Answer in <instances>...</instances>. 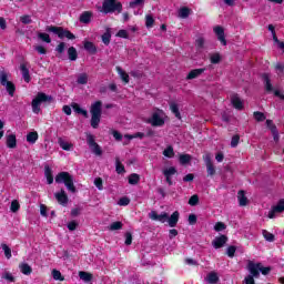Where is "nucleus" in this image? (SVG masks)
Instances as JSON below:
<instances>
[{
	"mask_svg": "<svg viewBox=\"0 0 284 284\" xmlns=\"http://www.w3.org/2000/svg\"><path fill=\"white\" fill-rule=\"evenodd\" d=\"M190 161H192V156L190 154L180 155L181 165H186V163H190Z\"/></svg>",
	"mask_w": 284,
	"mask_h": 284,
	"instance_id": "obj_43",
	"label": "nucleus"
},
{
	"mask_svg": "<svg viewBox=\"0 0 284 284\" xmlns=\"http://www.w3.org/2000/svg\"><path fill=\"white\" fill-rule=\"evenodd\" d=\"M237 200L242 207H245V205H247V196H245V191H239Z\"/></svg>",
	"mask_w": 284,
	"mask_h": 284,
	"instance_id": "obj_30",
	"label": "nucleus"
},
{
	"mask_svg": "<svg viewBox=\"0 0 284 284\" xmlns=\"http://www.w3.org/2000/svg\"><path fill=\"white\" fill-rule=\"evenodd\" d=\"M179 17H180L181 19H187V17H190V9H187V8H181V9L179 10Z\"/></svg>",
	"mask_w": 284,
	"mask_h": 284,
	"instance_id": "obj_44",
	"label": "nucleus"
},
{
	"mask_svg": "<svg viewBox=\"0 0 284 284\" xmlns=\"http://www.w3.org/2000/svg\"><path fill=\"white\" fill-rule=\"evenodd\" d=\"M98 10L103 14H112L113 12H122L123 4L116 0H104L102 7H98Z\"/></svg>",
	"mask_w": 284,
	"mask_h": 284,
	"instance_id": "obj_2",
	"label": "nucleus"
},
{
	"mask_svg": "<svg viewBox=\"0 0 284 284\" xmlns=\"http://www.w3.org/2000/svg\"><path fill=\"white\" fill-rule=\"evenodd\" d=\"M0 81H1V85L6 88L7 92L11 97H14V91L17 89L14 88V84L11 81H8V73H6V71L0 72Z\"/></svg>",
	"mask_w": 284,
	"mask_h": 284,
	"instance_id": "obj_8",
	"label": "nucleus"
},
{
	"mask_svg": "<svg viewBox=\"0 0 284 284\" xmlns=\"http://www.w3.org/2000/svg\"><path fill=\"white\" fill-rule=\"evenodd\" d=\"M58 143H59L60 148L62 150H64L65 152H71V150L74 149V144H72L71 142H68L63 138H59Z\"/></svg>",
	"mask_w": 284,
	"mask_h": 284,
	"instance_id": "obj_15",
	"label": "nucleus"
},
{
	"mask_svg": "<svg viewBox=\"0 0 284 284\" xmlns=\"http://www.w3.org/2000/svg\"><path fill=\"white\" fill-rule=\"evenodd\" d=\"M79 277L84 283H90V281H92V278H93V275H92V273H89V272H85V271H80L79 272Z\"/></svg>",
	"mask_w": 284,
	"mask_h": 284,
	"instance_id": "obj_28",
	"label": "nucleus"
},
{
	"mask_svg": "<svg viewBox=\"0 0 284 284\" xmlns=\"http://www.w3.org/2000/svg\"><path fill=\"white\" fill-rule=\"evenodd\" d=\"M34 50L38 52V54H47V52H48L45 50V47H43V45H36Z\"/></svg>",
	"mask_w": 284,
	"mask_h": 284,
	"instance_id": "obj_61",
	"label": "nucleus"
},
{
	"mask_svg": "<svg viewBox=\"0 0 284 284\" xmlns=\"http://www.w3.org/2000/svg\"><path fill=\"white\" fill-rule=\"evenodd\" d=\"M254 119L258 122L265 121V114L263 112H254Z\"/></svg>",
	"mask_w": 284,
	"mask_h": 284,
	"instance_id": "obj_59",
	"label": "nucleus"
},
{
	"mask_svg": "<svg viewBox=\"0 0 284 284\" xmlns=\"http://www.w3.org/2000/svg\"><path fill=\"white\" fill-rule=\"evenodd\" d=\"M2 278H4V281H8V283H14V275H12V273L10 272H4L2 274Z\"/></svg>",
	"mask_w": 284,
	"mask_h": 284,
	"instance_id": "obj_47",
	"label": "nucleus"
},
{
	"mask_svg": "<svg viewBox=\"0 0 284 284\" xmlns=\"http://www.w3.org/2000/svg\"><path fill=\"white\" fill-rule=\"evenodd\" d=\"M55 183H64L65 187L69 192H77V187L74 186V178L68 172H61L55 176Z\"/></svg>",
	"mask_w": 284,
	"mask_h": 284,
	"instance_id": "obj_5",
	"label": "nucleus"
},
{
	"mask_svg": "<svg viewBox=\"0 0 284 284\" xmlns=\"http://www.w3.org/2000/svg\"><path fill=\"white\" fill-rule=\"evenodd\" d=\"M84 50L89 52L90 54H97V45H94L93 42L84 40L83 41Z\"/></svg>",
	"mask_w": 284,
	"mask_h": 284,
	"instance_id": "obj_19",
	"label": "nucleus"
},
{
	"mask_svg": "<svg viewBox=\"0 0 284 284\" xmlns=\"http://www.w3.org/2000/svg\"><path fill=\"white\" fill-rule=\"evenodd\" d=\"M19 270L24 276H30L32 274V266H30L28 263H21L19 265Z\"/></svg>",
	"mask_w": 284,
	"mask_h": 284,
	"instance_id": "obj_23",
	"label": "nucleus"
},
{
	"mask_svg": "<svg viewBox=\"0 0 284 284\" xmlns=\"http://www.w3.org/2000/svg\"><path fill=\"white\" fill-rule=\"evenodd\" d=\"M170 110H171V112H173V114H175L176 119H181V112L179 111V104L171 103Z\"/></svg>",
	"mask_w": 284,
	"mask_h": 284,
	"instance_id": "obj_38",
	"label": "nucleus"
},
{
	"mask_svg": "<svg viewBox=\"0 0 284 284\" xmlns=\"http://www.w3.org/2000/svg\"><path fill=\"white\" fill-rule=\"evenodd\" d=\"M118 205L120 206H125V205H130V200L128 196L121 197L118 202Z\"/></svg>",
	"mask_w": 284,
	"mask_h": 284,
	"instance_id": "obj_58",
	"label": "nucleus"
},
{
	"mask_svg": "<svg viewBox=\"0 0 284 284\" xmlns=\"http://www.w3.org/2000/svg\"><path fill=\"white\" fill-rule=\"evenodd\" d=\"M262 234L265 241H268V243L274 242V234L270 233L268 231H263Z\"/></svg>",
	"mask_w": 284,
	"mask_h": 284,
	"instance_id": "obj_51",
	"label": "nucleus"
},
{
	"mask_svg": "<svg viewBox=\"0 0 284 284\" xmlns=\"http://www.w3.org/2000/svg\"><path fill=\"white\" fill-rule=\"evenodd\" d=\"M214 230H215V232H223V230H225V224L223 222H217L214 225Z\"/></svg>",
	"mask_w": 284,
	"mask_h": 284,
	"instance_id": "obj_60",
	"label": "nucleus"
},
{
	"mask_svg": "<svg viewBox=\"0 0 284 284\" xmlns=\"http://www.w3.org/2000/svg\"><path fill=\"white\" fill-rule=\"evenodd\" d=\"M145 0H132L130 2V8H143Z\"/></svg>",
	"mask_w": 284,
	"mask_h": 284,
	"instance_id": "obj_41",
	"label": "nucleus"
},
{
	"mask_svg": "<svg viewBox=\"0 0 284 284\" xmlns=\"http://www.w3.org/2000/svg\"><path fill=\"white\" fill-rule=\"evenodd\" d=\"M205 45V38H203V36H197L195 39V48H197V50H201V48H203Z\"/></svg>",
	"mask_w": 284,
	"mask_h": 284,
	"instance_id": "obj_37",
	"label": "nucleus"
},
{
	"mask_svg": "<svg viewBox=\"0 0 284 284\" xmlns=\"http://www.w3.org/2000/svg\"><path fill=\"white\" fill-rule=\"evenodd\" d=\"M54 196L60 205H68V194H65L64 190L55 193Z\"/></svg>",
	"mask_w": 284,
	"mask_h": 284,
	"instance_id": "obj_16",
	"label": "nucleus"
},
{
	"mask_svg": "<svg viewBox=\"0 0 284 284\" xmlns=\"http://www.w3.org/2000/svg\"><path fill=\"white\" fill-rule=\"evenodd\" d=\"M163 174L166 179V183H169V185H172V176H174V174H176V169L174 166L164 169Z\"/></svg>",
	"mask_w": 284,
	"mask_h": 284,
	"instance_id": "obj_14",
	"label": "nucleus"
},
{
	"mask_svg": "<svg viewBox=\"0 0 284 284\" xmlns=\"http://www.w3.org/2000/svg\"><path fill=\"white\" fill-rule=\"evenodd\" d=\"M87 141H88L89 148L93 152V154H97V156H101V154H102L101 146H99V144H97V142H94V135L88 134Z\"/></svg>",
	"mask_w": 284,
	"mask_h": 284,
	"instance_id": "obj_9",
	"label": "nucleus"
},
{
	"mask_svg": "<svg viewBox=\"0 0 284 284\" xmlns=\"http://www.w3.org/2000/svg\"><path fill=\"white\" fill-rule=\"evenodd\" d=\"M139 181H141V178L139 176V174L133 173L129 176V183L130 185H136V183H139Z\"/></svg>",
	"mask_w": 284,
	"mask_h": 284,
	"instance_id": "obj_40",
	"label": "nucleus"
},
{
	"mask_svg": "<svg viewBox=\"0 0 284 284\" xmlns=\"http://www.w3.org/2000/svg\"><path fill=\"white\" fill-rule=\"evenodd\" d=\"M20 70L22 72V79L26 81V83H30L31 78H30V70L26 64H20Z\"/></svg>",
	"mask_w": 284,
	"mask_h": 284,
	"instance_id": "obj_22",
	"label": "nucleus"
},
{
	"mask_svg": "<svg viewBox=\"0 0 284 284\" xmlns=\"http://www.w3.org/2000/svg\"><path fill=\"white\" fill-rule=\"evenodd\" d=\"M240 140L241 138L239 135H234L231 140V148H236V145H239Z\"/></svg>",
	"mask_w": 284,
	"mask_h": 284,
	"instance_id": "obj_64",
	"label": "nucleus"
},
{
	"mask_svg": "<svg viewBox=\"0 0 284 284\" xmlns=\"http://www.w3.org/2000/svg\"><path fill=\"white\" fill-rule=\"evenodd\" d=\"M55 52H58V54H63V52H65V43L60 42L55 48Z\"/></svg>",
	"mask_w": 284,
	"mask_h": 284,
	"instance_id": "obj_54",
	"label": "nucleus"
},
{
	"mask_svg": "<svg viewBox=\"0 0 284 284\" xmlns=\"http://www.w3.org/2000/svg\"><path fill=\"white\" fill-rule=\"evenodd\" d=\"M226 254L230 256V258H233L234 254H236V247L235 246H229L226 248Z\"/></svg>",
	"mask_w": 284,
	"mask_h": 284,
	"instance_id": "obj_55",
	"label": "nucleus"
},
{
	"mask_svg": "<svg viewBox=\"0 0 284 284\" xmlns=\"http://www.w3.org/2000/svg\"><path fill=\"white\" fill-rule=\"evenodd\" d=\"M231 103L236 110H243V101L241 98H239V95L233 94L231 97Z\"/></svg>",
	"mask_w": 284,
	"mask_h": 284,
	"instance_id": "obj_17",
	"label": "nucleus"
},
{
	"mask_svg": "<svg viewBox=\"0 0 284 284\" xmlns=\"http://www.w3.org/2000/svg\"><path fill=\"white\" fill-rule=\"evenodd\" d=\"M1 248L4 252L6 258H12V250L10 248V246H8V244H1Z\"/></svg>",
	"mask_w": 284,
	"mask_h": 284,
	"instance_id": "obj_39",
	"label": "nucleus"
},
{
	"mask_svg": "<svg viewBox=\"0 0 284 284\" xmlns=\"http://www.w3.org/2000/svg\"><path fill=\"white\" fill-rule=\"evenodd\" d=\"M163 155L166 156L168 159H172V156H174V149L172 146H168L163 151Z\"/></svg>",
	"mask_w": 284,
	"mask_h": 284,
	"instance_id": "obj_46",
	"label": "nucleus"
},
{
	"mask_svg": "<svg viewBox=\"0 0 284 284\" xmlns=\"http://www.w3.org/2000/svg\"><path fill=\"white\" fill-rule=\"evenodd\" d=\"M103 106V103L101 101H95L91 104V128L97 130L99 128V124L101 123V108Z\"/></svg>",
	"mask_w": 284,
	"mask_h": 284,
	"instance_id": "obj_4",
	"label": "nucleus"
},
{
	"mask_svg": "<svg viewBox=\"0 0 284 284\" xmlns=\"http://www.w3.org/2000/svg\"><path fill=\"white\" fill-rule=\"evenodd\" d=\"M44 175L47 179V183L49 185H52V183H54V178L52 176V169H50V166L44 168Z\"/></svg>",
	"mask_w": 284,
	"mask_h": 284,
	"instance_id": "obj_29",
	"label": "nucleus"
},
{
	"mask_svg": "<svg viewBox=\"0 0 284 284\" xmlns=\"http://www.w3.org/2000/svg\"><path fill=\"white\" fill-rule=\"evenodd\" d=\"M266 125H267V128H270V130L273 134L274 141H278V131L276 130V126L274 125L272 120H266Z\"/></svg>",
	"mask_w": 284,
	"mask_h": 284,
	"instance_id": "obj_25",
	"label": "nucleus"
},
{
	"mask_svg": "<svg viewBox=\"0 0 284 284\" xmlns=\"http://www.w3.org/2000/svg\"><path fill=\"white\" fill-rule=\"evenodd\" d=\"M206 172L209 176H214V174H216V169H214V164H206Z\"/></svg>",
	"mask_w": 284,
	"mask_h": 284,
	"instance_id": "obj_52",
	"label": "nucleus"
},
{
	"mask_svg": "<svg viewBox=\"0 0 284 284\" xmlns=\"http://www.w3.org/2000/svg\"><path fill=\"white\" fill-rule=\"evenodd\" d=\"M78 83L80 85H85V83H88V75L85 73L78 75Z\"/></svg>",
	"mask_w": 284,
	"mask_h": 284,
	"instance_id": "obj_48",
	"label": "nucleus"
},
{
	"mask_svg": "<svg viewBox=\"0 0 284 284\" xmlns=\"http://www.w3.org/2000/svg\"><path fill=\"white\" fill-rule=\"evenodd\" d=\"M154 26V17H152V14H146L145 16V27L146 28H153Z\"/></svg>",
	"mask_w": 284,
	"mask_h": 284,
	"instance_id": "obj_42",
	"label": "nucleus"
},
{
	"mask_svg": "<svg viewBox=\"0 0 284 284\" xmlns=\"http://www.w3.org/2000/svg\"><path fill=\"white\" fill-rule=\"evenodd\" d=\"M68 57L70 61H77L79 54L77 53V49L74 47L68 49Z\"/></svg>",
	"mask_w": 284,
	"mask_h": 284,
	"instance_id": "obj_32",
	"label": "nucleus"
},
{
	"mask_svg": "<svg viewBox=\"0 0 284 284\" xmlns=\"http://www.w3.org/2000/svg\"><path fill=\"white\" fill-rule=\"evenodd\" d=\"M37 141H39V133H37V131L29 132L27 134V142L28 143H30L31 145H34V143H37Z\"/></svg>",
	"mask_w": 284,
	"mask_h": 284,
	"instance_id": "obj_24",
	"label": "nucleus"
},
{
	"mask_svg": "<svg viewBox=\"0 0 284 284\" xmlns=\"http://www.w3.org/2000/svg\"><path fill=\"white\" fill-rule=\"evenodd\" d=\"M206 283L215 284L219 283V274L216 272H211L206 276Z\"/></svg>",
	"mask_w": 284,
	"mask_h": 284,
	"instance_id": "obj_31",
	"label": "nucleus"
},
{
	"mask_svg": "<svg viewBox=\"0 0 284 284\" xmlns=\"http://www.w3.org/2000/svg\"><path fill=\"white\" fill-rule=\"evenodd\" d=\"M122 227H123V223L122 222H113L109 226V230H111V232H115L116 230H121Z\"/></svg>",
	"mask_w": 284,
	"mask_h": 284,
	"instance_id": "obj_45",
	"label": "nucleus"
},
{
	"mask_svg": "<svg viewBox=\"0 0 284 284\" xmlns=\"http://www.w3.org/2000/svg\"><path fill=\"white\" fill-rule=\"evenodd\" d=\"M72 108L77 112V114H82V116L88 118V111L82 109L78 103H73Z\"/></svg>",
	"mask_w": 284,
	"mask_h": 284,
	"instance_id": "obj_33",
	"label": "nucleus"
},
{
	"mask_svg": "<svg viewBox=\"0 0 284 284\" xmlns=\"http://www.w3.org/2000/svg\"><path fill=\"white\" fill-rule=\"evenodd\" d=\"M7 148H9L10 150H14V148H17V135H7Z\"/></svg>",
	"mask_w": 284,
	"mask_h": 284,
	"instance_id": "obj_20",
	"label": "nucleus"
},
{
	"mask_svg": "<svg viewBox=\"0 0 284 284\" xmlns=\"http://www.w3.org/2000/svg\"><path fill=\"white\" fill-rule=\"evenodd\" d=\"M150 219H152V221H160V223H168V213H161L160 215L156 214L155 211H152L149 214Z\"/></svg>",
	"mask_w": 284,
	"mask_h": 284,
	"instance_id": "obj_13",
	"label": "nucleus"
},
{
	"mask_svg": "<svg viewBox=\"0 0 284 284\" xmlns=\"http://www.w3.org/2000/svg\"><path fill=\"white\" fill-rule=\"evenodd\" d=\"M51 274L54 281H65V277H63V275L61 274V271L57 268H53Z\"/></svg>",
	"mask_w": 284,
	"mask_h": 284,
	"instance_id": "obj_34",
	"label": "nucleus"
},
{
	"mask_svg": "<svg viewBox=\"0 0 284 284\" xmlns=\"http://www.w3.org/2000/svg\"><path fill=\"white\" fill-rule=\"evenodd\" d=\"M189 205H199V195H192L189 200Z\"/></svg>",
	"mask_w": 284,
	"mask_h": 284,
	"instance_id": "obj_57",
	"label": "nucleus"
},
{
	"mask_svg": "<svg viewBox=\"0 0 284 284\" xmlns=\"http://www.w3.org/2000/svg\"><path fill=\"white\" fill-rule=\"evenodd\" d=\"M78 226H79V223H77V221H71L67 225V227H68V230H70V232H74V230H77Z\"/></svg>",
	"mask_w": 284,
	"mask_h": 284,
	"instance_id": "obj_56",
	"label": "nucleus"
},
{
	"mask_svg": "<svg viewBox=\"0 0 284 284\" xmlns=\"http://www.w3.org/2000/svg\"><path fill=\"white\" fill-rule=\"evenodd\" d=\"M272 268L263 266V264L257 263L254 264L253 262H248V272L251 275H247L244 278L245 284H256L254 278H258L261 274L267 275L270 274Z\"/></svg>",
	"mask_w": 284,
	"mask_h": 284,
	"instance_id": "obj_1",
	"label": "nucleus"
},
{
	"mask_svg": "<svg viewBox=\"0 0 284 284\" xmlns=\"http://www.w3.org/2000/svg\"><path fill=\"white\" fill-rule=\"evenodd\" d=\"M226 243H227V236L221 235L213 240L212 245L213 247H215V250H219L223 247V245H225Z\"/></svg>",
	"mask_w": 284,
	"mask_h": 284,
	"instance_id": "obj_12",
	"label": "nucleus"
},
{
	"mask_svg": "<svg viewBox=\"0 0 284 284\" xmlns=\"http://www.w3.org/2000/svg\"><path fill=\"white\" fill-rule=\"evenodd\" d=\"M38 39H40V41H43L44 43H52V39H50V34L48 33L39 32Z\"/></svg>",
	"mask_w": 284,
	"mask_h": 284,
	"instance_id": "obj_36",
	"label": "nucleus"
},
{
	"mask_svg": "<svg viewBox=\"0 0 284 284\" xmlns=\"http://www.w3.org/2000/svg\"><path fill=\"white\" fill-rule=\"evenodd\" d=\"M284 212V200H280L276 205L272 207V210L268 212L270 219H276V214H281Z\"/></svg>",
	"mask_w": 284,
	"mask_h": 284,
	"instance_id": "obj_10",
	"label": "nucleus"
},
{
	"mask_svg": "<svg viewBox=\"0 0 284 284\" xmlns=\"http://www.w3.org/2000/svg\"><path fill=\"white\" fill-rule=\"evenodd\" d=\"M20 21L21 23L29 24L32 23V18H30V16H22L20 17Z\"/></svg>",
	"mask_w": 284,
	"mask_h": 284,
	"instance_id": "obj_62",
	"label": "nucleus"
},
{
	"mask_svg": "<svg viewBox=\"0 0 284 284\" xmlns=\"http://www.w3.org/2000/svg\"><path fill=\"white\" fill-rule=\"evenodd\" d=\"M203 72H205V69H194L191 70L189 72V74L186 75V79L190 81L192 79H199V77H201V74H203Z\"/></svg>",
	"mask_w": 284,
	"mask_h": 284,
	"instance_id": "obj_18",
	"label": "nucleus"
},
{
	"mask_svg": "<svg viewBox=\"0 0 284 284\" xmlns=\"http://www.w3.org/2000/svg\"><path fill=\"white\" fill-rule=\"evenodd\" d=\"M45 30L47 32H53V34H57L59 39H69V40L77 39V37L72 32L64 30L61 27H47Z\"/></svg>",
	"mask_w": 284,
	"mask_h": 284,
	"instance_id": "obj_7",
	"label": "nucleus"
},
{
	"mask_svg": "<svg viewBox=\"0 0 284 284\" xmlns=\"http://www.w3.org/2000/svg\"><path fill=\"white\" fill-rule=\"evenodd\" d=\"M116 72L124 83H130V75L121 67H116Z\"/></svg>",
	"mask_w": 284,
	"mask_h": 284,
	"instance_id": "obj_27",
	"label": "nucleus"
},
{
	"mask_svg": "<svg viewBox=\"0 0 284 284\" xmlns=\"http://www.w3.org/2000/svg\"><path fill=\"white\" fill-rule=\"evenodd\" d=\"M110 39H112V36L110 34V32H105L102 36V41L104 45H110Z\"/></svg>",
	"mask_w": 284,
	"mask_h": 284,
	"instance_id": "obj_53",
	"label": "nucleus"
},
{
	"mask_svg": "<svg viewBox=\"0 0 284 284\" xmlns=\"http://www.w3.org/2000/svg\"><path fill=\"white\" fill-rule=\"evenodd\" d=\"M41 103H52V97L43 92H39L31 102L33 114L41 113Z\"/></svg>",
	"mask_w": 284,
	"mask_h": 284,
	"instance_id": "obj_3",
	"label": "nucleus"
},
{
	"mask_svg": "<svg viewBox=\"0 0 284 284\" xmlns=\"http://www.w3.org/2000/svg\"><path fill=\"white\" fill-rule=\"evenodd\" d=\"M165 119H168L165 112H163V110L155 109L151 118L148 120V123H151L153 128H161L162 125H165Z\"/></svg>",
	"mask_w": 284,
	"mask_h": 284,
	"instance_id": "obj_6",
	"label": "nucleus"
},
{
	"mask_svg": "<svg viewBox=\"0 0 284 284\" xmlns=\"http://www.w3.org/2000/svg\"><path fill=\"white\" fill-rule=\"evenodd\" d=\"M92 21V11H84L80 16V23H90Z\"/></svg>",
	"mask_w": 284,
	"mask_h": 284,
	"instance_id": "obj_26",
	"label": "nucleus"
},
{
	"mask_svg": "<svg viewBox=\"0 0 284 284\" xmlns=\"http://www.w3.org/2000/svg\"><path fill=\"white\" fill-rule=\"evenodd\" d=\"M210 61H211V63H214V64L221 63V54H219V53L211 54Z\"/></svg>",
	"mask_w": 284,
	"mask_h": 284,
	"instance_id": "obj_49",
	"label": "nucleus"
},
{
	"mask_svg": "<svg viewBox=\"0 0 284 284\" xmlns=\"http://www.w3.org/2000/svg\"><path fill=\"white\" fill-rule=\"evenodd\" d=\"M213 32L216 34L222 45H227V40H225V31L223 30L222 27H214Z\"/></svg>",
	"mask_w": 284,
	"mask_h": 284,
	"instance_id": "obj_11",
	"label": "nucleus"
},
{
	"mask_svg": "<svg viewBox=\"0 0 284 284\" xmlns=\"http://www.w3.org/2000/svg\"><path fill=\"white\" fill-rule=\"evenodd\" d=\"M20 209H21V204H19V201L13 200L10 206L11 212L16 213Z\"/></svg>",
	"mask_w": 284,
	"mask_h": 284,
	"instance_id": "obj_50",
	"label": "nucleus"
},
{
	"mask_svg": "<svg viewBox=\"0 0 284 284\" xmlns=\"http://www.w3.org/2000/svg\"><path fill=\"white\" fill-rule=\"evenodd\" d=\"M262 79H263V81L265 83V88H266L267 92H272V83L270 82V74L264 73L262 75Z\"/></svg>",
	"mask_w": 284,
	"mask_h": 284,
	"instance_id": "obj_35",
	"label": "nucleus"
},
{
	"mask_svg": "<svg viewBox=\"0 0 284 284\" xmlns=\"http://www.w3.org/2000/svg\"><path fill=\"white\" fill-rule=\"evenodd\" d=\"M94 185L98 187V190H103V180H101V178H97L94 180Z\"/></svg>",
	"mask_w": 284,
	"mask_h": 284,
	"instance_id": "obj_63",
	"label": "nucleus"
},
{
	"mask_svg": "<svg viewBox=\"0 0 284 284\" xmlns=\"http://www.w3.org/2000/svg\"><path fill=\"white\" fill-rule=\"evenodd\" d=\"M179 216H180L179 211H175V212H173V214L170 217H168L166 221H168L170 227L176 226V224L179 223Z\"/></svg>",
	"mask_w": 284,
	"mask_h": 284,
	"instance_id": "obj_21",
	"label": "nucleus"
}]
</instances>
